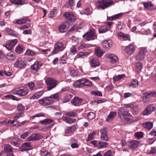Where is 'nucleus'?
<instances>
[{"label": "nucleus", "instance_id": "1", "mask_svg": "<svg viewBox=\"0 0 156 156\" xmlns=\"http://www.w3.org/2000/svg\"><path fill=\"white\" fill-rule=\"evenodd\" d=\"M113 3L111 0H99L95 5L98 8L104 9L112 5Z\"/></svg>", "mask_w": 156, "mask_h": 156}, {"label": "nucleus", "instance_id": "2", "mask_svg": "<svg viewBox=\"0 0 156 156\" xmlns=\"http://www.w3.org/2000/svg\"><path fill=\"white\" fill-rule=\"evenodd\" d=\"M45 81L48 90H50L55 88L58 84L57 81L52 78H47Z\"/></svg>", "mask_w": 156, "mask_h": 156}, {"label": "nucleus", "instance_id": "3", "mask_svg": "<svg viewBox=\"0 0 156 156\" xmlns=\"http://www.w3.org/2000/svg\"><path fill=\"white\" fill-rule=\"evenodd\" d=\"M29 92V90L23 87H21L14 89L12 91L13 94L18 95L20 97L26 95Z\"/></svg>", "mask_w": 156, "mask_h": 156}, {"label": "nucleus", "instance_id": "4", "mask_svg": "<svg viewBox=\"0 0 156 156\" xmlns=\"http://www.w3.org/2000/svg\"><path fill=\"white\" fill-rule=\"evenodd\" d=\"M38 102L41 105L46 106L50 105L53 103V101L52 99L48 97L39 99Z\"/></svg>", "mask_w": 156, "mask_h": 156}, {"label": "nucleus", "instance_id": "5", "mask_svg": "<svg viewBox=\"0 0 156 156\" xmlns=\"http://www.w3.org/2000/svg\"><path fill=\"white\" fill-rule=\"evenodd\" d=\"M65 48L64 44L62 43L57 42L55 44L54 49L52 52V53L53 54H55L59 51H62Z\"/></svg>", "mask_w": 156, "mask_h": 156}, {"label": "nucleus", "instance_id": "6", "mask_svg": "<svg viewBox=\"0 0 156 156\" xmlns=\"http://www.w3.org/2000/svg\"><path fill=\"white\" fill-rule=\"evenodd\" d=\"M147 51L146 48H141L139 51L138 54L136 56V59L138 61H141L144 59L146 54Z\"/></svg>", "mask_w": 156, "mask_h": 156}, {"label": "nucleus", "instance_id": "7", "mask_svg": "<svg viewBox=\"0 0 156 156\" xmlns=\"http://www.w3.org/2000/svg\"><path fill=\"white\" fill-rule=\"evenodd\" d=\"M156 108L153 105H151L147 107L143 112V114L144 115H149L153 112H154Z\"/></svg>", "mask_w": 156, "mask_h": 156}, {"label": "nucleus", "instance_id": "8", "mask_svg": "<svg viewBox=\"0 0 156 156\" xmlns=\"http://www.w3.org/2000/svg\"><path fill=\"white\" fill-rule=\"evenodd\" d=\"M14 66L20 69L24 68L26 66V64L21 58H18L14 64Z\"/></svg>", "mask_w": 156, "mask_h": 156}, {"label": "nucleus", "instance_id": "9", "mask_svg": "<svg viewBox=\"0 0 156 156\" xmlns=\"http://www.w3.org/2000/svg\"><path fill=\"white\" fill-rule=\"evenodd\" d=\"M105 56L106 58L109 59V62L111 64L116 63L118 60L117 56L114 54H107L105 55Z\"/></svg>", "mask_w": 156, "mask_h": 156}, {"label": "nucleus", "instance_id": "10", "mask_svg": "<svg viewBox=\"0 0 156 156\" xmlns=\"http://www.w3.org/2000/svg\"><path fill=\"white\" fill-rule=\"evenodd\" d=\"M86 37L85 38L87 41L94 39L96 37L95 35L94 30L93 29L90 30V31L86 33Z\"/></svg>", "mask_w": 156, "mask_h": 156}, {"label": "nucleus", "instance_id": "11", "mask_svg": "<svg viewBox=\"0 0 156 156\" xmlns=\"http://www.w3.org/2000/svg\"><path fill=\"white\" fill-rule=\"evenodd\" d=\"M101 139L103 140L107 141H108L109 138L108 136L107 133V130L106 128H104L100 131Z\"/></svg>", "mask_w": 156, "mask_h": 156}, {"label": "nucleus", "instance_id": "12", "mask_svg": "<svg viewBox=\"0 0 156 156\" xmlns=\"http://www.w3.org/2000/svg\"><path fill=\"white\" fill-rule=\"evenodd\" d=\"M83 101V99L78 97H75L71 100L72 104L75 106H80Z\"/></svg>", "mask_w": 156, "mask_h": 156}, {"label": "nucleus", "instance_id": "13", "mask_svg": "<svg viewBox=\"0 0 156 156\" xmlns=\"http://www.w3.org/2000/svg\"><path fill=\"white\" fill-rule=\"evenodd\" d=\"M42 138V136L40 134L35 133L32 135L27 139L28 141L37 140L41 139Z\"/></svg>", "mask_w": 156, "mask_h": 156}, {"label": "nucleus", "instance_id": "14", "mask_svg": "<svg viewBox=\"0 0 156 156\" xmlns=\"http://www.w3.org/2000/svg\"><path fill=\"white\" fill-rule=\"evenodd\" d=\"M64 16L66 20L71 22L76 19V17L72 12H66L64 14Z\"/></svg>", "mask_w": 156, "mask_h": 156}, {"label": "nucleus", "instance_id": "15", "mask_svg": "<svg viewBox=\"0 0 156 156\" xmlns=\"http://www.w3.org/2000/svg\"><path fill=\"white\" fill-rule=\"evenodd\" d=\"M41 66L42 65L40 63L36 61L35 62L34 64L31 66V68L33 72L36 73L37 72L38 70L40 69Z\"/></svg>", "mask_w": 156, "mask_h": 156}, {"label": "nucleus", "instance_id": "16", "mask_svg": "<svg viewBox=\"0 0 156 156\" xmlns=\"http://www.w3.org/2000/svg\"><path fill=\"white\" fill-rule=\"evenodd\" d=\"M4 150L7 153L8 156H14L12 153V148L10 145H5L4 146Z\"/></svg>", "mask_w": 156, "mask_h": 156}, {"label": "nucleus", "instance_id": "17", "mask_svg": "<svg viewBox=\"0 0 156 156\" xmlns=\"http://www.w3.org/2000/svg\"><path fill=\"white\" fill-rule=\"evenodd\" d=\"M135 51V48L134 46L132 44H130L127 46L125 49V52L129 55H131L133 54Z\"/></svg>", "mask_w": 156, "mask_h": 156}, {"label": "nucleus", "instance_id": "18", "mask_svg": "<svg viewBox=\"0 0 156 156\" xmlns=\"http://www.w3.org/2000/svg\"><path fill=\"white\" fill-rule=\"evenodd\" d=\"M128 146L132 149H135L138 146L139 144L138 141L136 140H131L128 142Z\"/></svg>", "mask_w": 156, "mask_h": 156}, {"label": "nucleus", "instance_id": "19", "mask_svg": "<svg viewBox=\"0 0 156 156\" xmlns=\"http://www.w3.org/2000/svg\"><path fill=\"white\" fill-rule=\"evenodd\" d=\"M31 147V146L30 143L26 142L23 144L19 149L20 150L23 151L29 150L30 148Z\"/></svg>", "mask_w": 156, "mask_h": 156}, {"label": "nucleus", "instance_id": "20", "mask_svg": "<svg viewBox=\"0 0 156 156\" xmlns=\"http://www.w3.org/2000/svg\"><path fill=\"white\" fill-rule=\"evenodd\" d=\"M69 28V25L67 23H61L58 27L59 31L62 32H65Z\"/></svg>", "mask_w": 156, "mask_h": 156}, {"label": "nucleus", "instance_id": "21", "mask_svg": "<svg viewBox=\"0 0 156 156\" xmlns=\"http://www.w3.org/2000/svg\"><path fill=\"white\" fill-rule=\"evenodd\" d=\"M112 44V42L111 40H105L103 41L102 46L104 48L108 50L111 47Z\"/></svg>", "mask_w": 156, "mask_h": 156}, {"label": "nucleus", "instance_id": "22", "mask_svg": "<svg viewBox=\"0 0 156 156\" xmlns=\"http://www.w3.org/2000/svg\"><path fill=\"white\" fill-rule=\"evenodd\" d=\"M15 123L14 121L9 120L7 121H3L2 122H0V126H2L3 125H4L6 126H10L12 127L16 126V124H14Z\"/></svg>", "mask_w": 156, "mask_h": 156}, {"label": "nucleus", "instance_id": "23", "mask_svg": "<svg viewBox=\"0 0 156 156\" xmlns=\"http://www.w3.org/2000/svg\"><path fill=\"white\" fill-rule=\"evenodd\" d=\"M118 36L125 40L130 41V36L129 34H126L122 32H119L118 33Z\"/></svg>", "mask_w": 156, "mask_h": 156}, {"label": "nucleus", "instance_id": "24", "mask_svg": "<svg viewBox=\"0 0 156 156\" xmlns=\"http://www.w3.org/2000/svg\"><path fill=\"white\" fill-rule=\"evenodd\" d=\"M128 111L123 109L122 108H119L118 111V114L120 118L124 117L127 115Z\"/></svg>", "mask_w": 156, "mask_h": 156}, {"label": "nucleus", "instance_id": "25", "mask_svg": "<svg viewBox=\"0 0 156 156\" xmlns=\"http://www.w3.org/2000/svg\"><path fill=\"white\" fill-rule=\"evenodd\" d=\"M143 101L147 103L151 101L150 98L151 94L150 92L144 93L143 94Z\"/></svg>", "mask_w": 156, "mask_h": 156}, {"label": "nucleus", "instance_id": "26", "mask_svg": "<svg viewBox=\"0 0 156 156\" xmlns=\"http://www.w3.org/2000/svg\"><path fill=\"white\" fill-rule=\"evenodd\" d=\"M83 80H78L75 81L73 83V86L75 87H84L83 85Z\"/></svg>", "mask_w": 156, "mask_h": 156}, {"label": "nucleus", "instance_id": "27", "mask_svg": "<svg viewBox=\"0 0 156 156\" xmlns=\"http://www.w3.org/2000/svg\"><path fill=\"white\" fill-rule=\"evenodd\" d=\"M62 119L64 121L69 124L73 123L76 121V119H72L67 117L63 116L62 118Z\"/></svg>", "mask_w": 156, "mask_h": 156}, {"label": "nucleus", "instance_id": "28", "mask_svg": "<svg viewBox=\"0 0 156 156\" xmlns=\"http://www.w3.org/2000/svg\"><path fill=\"white\" fill-rule=\"evenodd\" d=\"M92 67H95L99 66L100 62L98 59L96 58H94L91 59L90 61Z\"/></svg>", "mask_w": 156, "mask_h": 156}, {"label": "nucleus", "instance_id": "29", "mask_svg": "<svg viewBox=\"0 0 156 156\" xmlns=\"http://www.w3.org/2000/svg\"><path fill=\"white\" fill-rule=\"evenodd\" d=\"M76 129V127L75 125L72 126L67 127L65 129V132L66 133H70L73 132Z\"/></svg>", "mask_w": 156, "mask_h": 156}, {"label": "nucleus", "instance_id": "30", "mask_svg": "<svg viewBox=\"0 0 156 156\" xmlns=\"http://www.w3.org/2000/svg\"><path fill=\"white\" fill-rule=\"evenodd\" d=\"M122 14L120 13L115 15L112 16L108 17L107 20H114L119 18L122 16Z\"/></svg>", "mask_w": 156, "mask_h": 156}, {"label": "nucleus", "instance_id": "31", "mask_svg": "<svg viewBox=\"0 0 156 156\" xmlns=\"http://www.w3.org/2000/svg\"><path fill=\"white\" fill-rule=\"evenodd\" d=\"M27 21V19L26 17L23 18L20 20H15L14 22L18 24H22L25 23Z\"/></svg>", "mask_w": 156, "mask_h": 156}, {"label": "nucleus", "instance_id": "32", "mask_svg": "<svg viewBox=\"0 0 156 156\" xmlns=\"http://www.w3.org/2000/svg\"><path fill=\"white\" fill-rule=\"evenodd\" d=\"M5 30L7 31L8 34L12 36H16L18 35L16 31H13L12 30L9 28H6L5 29Z\"/></svg>", "mask_w": 156, "mask_h": 156}, {"label": "nucleus", "instance_id": "33", "mask_svg": "<svg viewBox=\"0 0 156 156\" xmlns=\"http://www.w3.org/2000/svg\"><path fill=\"white\" fill-rule=\"evenodd\" d=\"M116 114L117 112H111L107 116L106 119V121L108 122L111 121L114 116L116 115Z\"/></svg>", "mask_w": 156, "mask_h": 156}, {"label": "nucleus", "instance_id": "34", "mask_svg": "<svg viewBox=\"0 0 156 156\" xmlns=\"http://www.w3.org/2000/svg\"><path fill=\"white\" fill-rule=\"evenodd\" d=\"M95 53L97 56L99 57L102 56L104 52L99 47H97L95 49Z\"/></svg>", "mask_w": 156, "mask_h": 156}, {"label": "nucleus", "instance_id": "35", "mask_svg": "<svg viewBox=\"0 0 156 156\" xmlns=\"http://www.w3.org/2000/svg\"><path fill=\"white\" fill-rule=\"evenodd\" d=\"M108 144L106 142H99L97 145V147L99 148H102L107 147Z\"/></svg>", "mask_w": 156, "mask_h": 156}, {"label": "nucleus", "instance_id": "36", "mask_svg": "<svg viewBox=\"0 0 156 156\" xmlns=\"http://www.w3.org/2000/svg\"><path fill=\"white\" fill-rule=\"evenodd\" d=\"M109 28H108L107 26H103L101 27L98 30L99 32L100 33H105L109 30Z\"/></svg>", "mask_w": 156, "mask_h": 156}, {"label": "nucleus", "instance_id": "37", "mask_svg": "<svg viewBox=\"0 0 156 156\" xmlns=\"http://www.w3.org/2000/svg\"><path fill=\"white\" fill-rule=\"evenodd\" d=\"M144 127L149 129H151L153 126V123L151 122H146L144 124Z\"/></svg>", "mask_w": 156, "mask_h": 156}, {"label": "nucleus", "instance_id": "38", "mask_svg": "<svg viewBox=\"0 0 156 156\" xmlns=\"http://www.w3.org/2000/svg\"><path fill=\"white\" fill-rule=\"evenodd\" d=\"M53 120L50 119H46L44 120L40 121V123L41 124L44 125H48L51 123H52Z\"/></svg>", "mask_w": 156, "mask_h": 156}, {"label": "nucleus", "instance_id": "39", "mask_svg": "<svg viewBox=\"0 0 156 156\" xmlns=\"http://www.w3.org/2000/svg\"><path fill=\"white\" fill-rule=\"evenodd\" d=\"M133 117L132 115L129 113V112L127 114V115L124 117V119L125 120L126 122L129 121H132L133 120Z\"/></svg>", "mask_w": 156, "mask_h": 156}, {"label": "nucleus", "instance_id": "40", "mask_svg": "<svg viewBox=\"0 0 156 156\" xmlns=\"http://www.w3.org/2000/svg\"><path fill=\"white\" fill-rule=\"evenodd\" d=\"M143 4L146 9H149L153 6V5L150 2H144Z\"/></svg>", "mask_w": 156, "mask_h": 156}, {"label": "nucleus", "instance_id": "41", "mask_svg": "<svg viewBox=\"0 0 156 156\" xmlns=\"http://www.w3.org/2000/svg\"><path fill=\"white\" fill-rule=\"evenodd\" d=\"M89 54L90 53L87 52H80L78 54L77 56L78 58H84L85 56L89 55Z\"/></svg>", "mask_w": 156, "mask_h": 156}, {"label": "nucleus", "instance_id": "42", "mask_svg": "<svg viewBox=\"0 0 156 156\" xmlns=\"http://www.w3.org/2000/svg\"><path fill=\"white\" fill-rule=\"evenodd\" d=\"M124 74L114 76L113 78V80L114 81H119L120 79L123 78L124 77Z\"/></svg>", "mask_w": 156, "mask_h": 156}, {"label": "nucleus", "instance_id": "43", "mask_svg": "<svg viewBox=\"0 0 156 156\" xmlns=\"http://www.w3.org/2000/svg\"><path fill=\"white\" fill-rule=\"evenodd\" d=\"M6 58L9 60H13L15 59V54L12 52L8 53L6 56Z\"/></svg>", "mask_w": 156, "mask_h": 156}, {"label": "nucleus", "instance_id": "44", "mask_svg": "<svg viewBox=\"0 0 156 156\" xmlns=\"http://www.w3.org/2000/svg\"><path fill=\"white\" fill-rule=\"evenodd\" d=\"M136 70L137 71H140L143 67L142 64L140 62H138L136 64Z\"/></svg>", "mask_w": 156, "mask_h": 156}, {"label": "nucleus", "instance_id": "45", "mask_svg": "<svg viewBox=\"0 0 156 156\" xmlns=\"http://www.w3.org/2000/svg\"><path fill=\"white\" fill-rule=\"evenodd\" d=\"M25 0H10L12 3H15V4L22 5L24 2Z\"/></svg>", "mask_w": 156, "mask_h": 156}, {"label": "nucleus", "instance_id": "46", "mask_svg": "<svg viewBox=\"0 0 156 156\" xmlns=\"http://www.w3.org/2000/svg\"><path fill=\"white\" fill-rule=\"evenodd\" d=\"M138 85V81L136 79L133 80L131 82L130 86L132 87H136Z\"/></svg>", "mask_w": 156, "mask_h": 156}, {"label": "nucleus", "instance_id": "47", "mask_svg": "<svg viewBox=\"0 0 156 156\" xmlns=\"http://www.w3.org/2000/svg\"><path fill=\"white\" fill-rule=\"evenodd\" d=\"M66 115L68 116L71 117H75L77 115V114L76 112L72 111L66 112Z\"/></svg>", "mask_w": 156, "mask_h": 156}, {"label": "nucleus", "instance_id": "48", "mask_svg": "<svg viewBox=\"0 0 156 156\" xmlns=\"http://www.w3.org/2000/svg\"><path fill=\"white\" fill-rule=\"evenodd\" d=\"M95 132H93L92 133L89 134L88 135L87 141H89L93 139L94 138V136L95 135Z\"/></svg>", "mask_w": 156, "mask_h": 156}, {"label": "nucleus", "instance_id": "49", "mask_svg": "<svg viewBox=\"0 0 156 156\" xmlns=\"http://www.w3.org/2000/svg\"><path fill=\"white\" fill-rule=\"evenodd\" d=\"M19 141L18 138L15 137L13 138L11 142V144L15 146H16L18 145V143Z\"/></svg>", "mask_w": 156, "mask_h": 156}, {"label": "nucleus", "instance_id": "50", "mask_svg": "<svg viewBox=\"0 0 156 156\" xmlns=\"http://www.w3.org/2000/svg\"><path fill=\"white\" fill-rule=\"evenodd\" d=\"M27 86L31 90H34L35 89V85L32 82H30L28 83Z\"/></svg>", "mask_w": 156, "mask_h": 156}, {"label": "nucleus", "instance_id": "51", "mask_svg": "<svg viewBox=\"0 0 156 156\" xmlns=\"http://www.w3.org/2000/svg\"><path fill=\"white\" fill-rule=\"evenodd\" d=\"M35 54V53L34 51L30 49H27L25 53L26 55L28 56H33Z\"/></svg>", "mask_w": 156, "mask_h": 156}, {"label": "nucleus", "instance_id": "52", "mask_svg": "<svg viewBox=\"0 0 156 156\" xmlns=\"http://www.w3.org/2000/svg\"><path fill=\"white\" fill-rule=\"evenodd\" d=\"M83 85L84 86L91 87L92 84L91 82L87 80H83Z\"/></svg>", "mask_w": 156, "mask_h": 156}, {"label": "nucleus", "instance_id": "53", "mask_svg": "<svg viewBox=\"0 0 156 156\" xmlns=\"http://www.w3.org/2000/svg\"><path fill=\"white\" fill-rule=\"evenodd\" d=\"M23 112L19 113L16 114L14 118L15 122H16L15 121H16L20 117L23 116Z\"/></svg>", "mask_w": 156, "mask_h": 156}, {"label": "nucleus", "instance_id": "54", "mask_svg": "<svg viewBox=\"0 0 156 156\" xmlns=\"http://www.w3.org/2000/svg\"><path fill=\"white\" fill-rule=\"evenodd\" d=\"M23 50V47L20 45H19L16 47V52L18 54H20Z\"/></svg>", "mask_w": 156, "mask_h": 156}, {"label": "nucleus", "instance_id": "55", "mask_svg": "<svg viewBox=\"0 0 156 156\" xmlns=\"http://www.w3.org/2000/svg\"><path fill=\"white\" fill-rule=\"evenodd\" d=\"M87 117L88 119H92L95 117V115L94 113L90 112L88 114Z\"/></svg>", "mask_w": 156, "mask_h": 156}, {"label": "nucleus", "instance_id": "56", "mask_svg": "<svg viewBox=\"0 0 156 156\" xmlns=\"http://www.w3.org/2000/svg\"><path fill=\"white\" fill-rule=\"evenodd\" d=\"M77 53L76 48L75 46H73L70 49V53L72 54H74Z\"/></svg>", "mask_w": 156, "mask_h": 156}, {"label": "nucleus", "instance_id": "57", "mask_svg": "<svg viewBox=\"0 0 156 156\" xmlns=\"http://www.w3.org/2000/svg\"><path fill=\"white\" fill-rule=\"evenodd\" d=\"M72 96L70 94L67 95L64 98L63 103H66L68 102L72 98Z\"/></svg>", "mask_w": 156, "mask_h": 156}, {"label": "nucleus", "instance_id": "58", "mask_svg": "<svg viewBox=\"0 0 156 156\" xmlns=\"http://www.w3.org/2000/svg\"><path fill=\"white\" fill-rule=\"evenodd\" d=\"M56 8H54L50 12L49 16L50 18H52L54 16L55 12L56 11Z\"/></svg>", "mask_w": 156, "mask_h": 156}, {"label": "nucleus", "instance_id": "59", "mask_svg": "<svg viewBox=\"0 0 156 156\" xmlns=\"http://www.w3.org/2000/svg\"><path fill=\"white\" fill-rule=\"evenodd\" d=\"M91 93L93 94L99 96H102L101 92L99 91H92L91 92Z\"/></svg>", "mask_w": 156, "mask_h": 156}, {"label": "nucleus", "instance_id": "60", "mask_svg": "<svg viewBox=\"0 0 156 156\" xmlns=\"http://www.w3.org/2000/svg\"><path fill=\"white\" fill-rule=\"evenodd\" d=\"M59 96L58 93H55L49 97V98L51 99H52V98L54 99H58L59 98Z\"/></svg>", "mask_w": 156, "mask_h": 156}, {"label": "nucleus", "instance_id": "61", "mask_svg": "<svg viewBox=\"0 0 156 156\" xmlns=\"http://www.w3.org/2000/svg\"><path fill=\"white\" fill-rule=\"evenodd\" d=\"M17 109L19 111H23L24 110L25 107L22 104H20L17 106Z\"/></svg>", "mask_w": 156, "mask_h": 156}, {"label": "nucleus", "instance_id": "62", "mask_svg": "<svg viewBox=\"0 0 156 156\" xmlns=\"http://www.w3.org/2000/svg\"><path fill=\"white\" fill-rule=\"evenodd\" d=\"M45 114L43 113H40L37 114H35L34 115L32 116L31 117L33 118L37 117H40L42 116H44Z\"/></svg>", "mask_w": 156, "mask_h": 156}, {"label": "nucleus", "instance_id": "63", "mask_svg": "<svg viewBox=\"0 0 156 156\" xmlns=\"http://www.w3.org/2000/svg\"><path fill=\"white\" fill-rule=\"evenodd\" d=\"M135 136L138 139H139L143 136L142 133L141 132L136 133L135 134Z\"/></svg>", "mask_w": 156, "mask_h": 156}, {"label": "nucleus", "instance_id": "64", "mask_svg": "<svg viewBox=\"0 0 156 156\" xmlns=\"http://www.w3.org/2000/svg\"><path fill=\"white\" fill-rule=\"evenodd\" d=\"M17 42V40L15 39L10 41V43L9 44L13 47L15 46V45L16 44Z\"/></svg>", "mask_w": 156, "mask_h": 156}]
</instances>
